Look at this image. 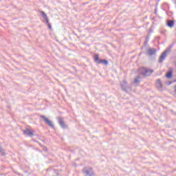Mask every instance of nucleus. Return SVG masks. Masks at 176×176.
Wrapping results in <instances>:
<instances>
[{
    "mask_svg": "<svg viewBox=\"0 0 176 176\" xmlns=\"http://www.w3.org/2000/svg\"><path fill=\"white\" fill-rule=\"evenodd\" d=\"M40 13L42 15V17L45 19L46 23H49V18H47V15H46V13H45V12L43 11H41Z\"/></svg>",
    "mask_w": 176,
    "mask_h": 176,
    "instance_id": "4",
    "label": "nucleus"
},
{
    "mask_svg": "<svg viewBox=\"0 0 176 176\" xmlns=\"http://www.w3.org/2000/svg\"><path fill=\"white\" fill-rule=\"evenodd\" d=\"M24 134H26L27 135H34V132L30 129H26L23 131Z\"/></svg>",
    "mask_w": 176,
    "mask_h": 176,
    "instance_id": "5",
    "label": "nucleus"
},
{
    "mask_svg": "<svg viewBox=\"0 0 176 176\" xmlns=\"http://www.w3.org/2000/svg\"><path fill=\"white\" fill-rule=\"evenodd\" d=\"M140 72H142V74L144 75V76H149V75L153 73V70L147 69L146 68L143 67L140 69Z\"/></svg>",
    "mask_w": 176,
    "mask_h": 176,
    "instance_id": "1",
    "label": "nucleus"
},
{
    "mask_svg": "<svg viewBox=\"0 0 176 176\" xmlns=\"http://www.w3.org/2000/svg\"><path fill=\"white\" fill-rule=\"evenodd\" d=\"M47 25L48 26V28H50V30H52V25L50 24V23H49V19L48 23H47Z\"/></svg>",
    "mask_w": 176,
    "mask_h": 176,
    "instance_id": "14",
    "label": "nucleus"
},
{
    "mask_svg": "<svg viewBox=\"0 0 176 176\" xmlns=\"http://www.w3.org/2000/svg\"><path fill=\"white\" fill-rule=\"evenodd\" d=\"M166 78H171L173 76V70H170L169 72H168L166 74Z\"/></svg>",
    "mask_w": 176,
    "mask_h": 176,
    "instance_id": "10",
    "label": "nucleus"
},
{
    "mask_svg": "<svg viewBox=\"0 0 176 176\" xmlns=\"http://www.w3.org/2000/svg\"><path fill=\"white\" fill-rule=\"evenodd\" d=\"M167 53H168V51L166 50L161 54V56H160L159 63H163V60H164V58H166V56H167Z\"/></svg>",
    "mask_w": 176,
    "mask_h": 176,
    "instance_id": "3",
    "label": "nucleus"
},
{
    "mask_svg": "<svg viewBox=\"0 0 176 176\" xmlns=\"http://www.w3.org/2000/svg\"><path fill=\"white\" fill-rule=\"evenodd\" d=\"M99 60H100V56H98V54H96L94 56V60L98 63V61H100Z\"/></svg>",
    "mask_w": 176,
    "mask_h": 176,
    "instance_id": "12",
    "label": "nucleus"
},
{
    "mask_svg": "<svg viewBox=\"0 0 176 176\" xmlns=\"http://www.w3.org/2000/svg\"><path fill=\"white\" fill-rule=\"evenodd\" d=\"M156 86L157 89H162L163 87V84H162V81L160 80H157Z\"/></svg>",
    "mask_w": 176,
    "mask_h": 176,
    "instance_id": "6",
    "label": "nucleus"
},
{
    "mask_svg": "<svg viewBox=\"0 0 176 176\" xmlns=\"http://www.w3.org/2000/svg\"><path fill=\"white\" fill-rule=\"evenodd\" d=\"M168 27H174V21H168Z\"/></svg>",
    "mask_w": 176,
    "mask_h": 176,
    "instance_id": "11",
    "label": "nucleus"
},
{
    "mask_svg": "<svg viewBox=\"0 0 176 176\" xmlns=\"http://www.w3.org/2000/svg\"><path fill=\"white\" fill-rule=\"evenodd\" d=\"M134 83H140V76H138L135 78Z\"/></svg>",
    "mask_w": 176,
    "mask_h": 176,
    "instance_id": "13",
    "label": "nucleus"
},
{
    "mask_svg": "<svg viewBox=\"0 0 176 176\" xmlns=\"http://www.w3.org/2000/svg\"><path fill=\"white\" fill-rule=\"evenodd\" d=\"M98 64H105V65H107L108 64V60H100L98 61Z\"/></svg>",
    "mask_w": 176,
    "mask_h": 176,
    "instance_id": "9",
    "label": "nucleus"
},
{
    "mask_svg": "<svg viewBox=\"0 0 176 176\" xmlns=\"http://www.w3.org/2000/svg\"><path fill=\"white\" fill-rule=\"evenodd\" d=\"M59 124L61 126V127H63V129H65V127H67V125H65V124L64 123V121L63 120V119H60L59 120Z\"/></svg>",
    "mask_w": 176,
    "mask_h": 176,
    "instance_id": "8",
    "label": "nucleus"
},
{
    "mask_svg": "<svg viewBox=\"0 0 176 176\" xmlns=\"http://www.w3.org/2000/svg\"><path fill=\"white\" fill-rule=\"evenodd\" d=\"M175 93H176V85H175Z\"/></svg>",
    "mask_w": 176,
    "mask_h": 176,
    "instance_id": "15",
    "label": "nucleus"
},
{
    "mask_svg": "<svg viewBox=\"0 0 176 176\" xmlns=\"http://www.w3.org/2000/svg\"><path fill=\"white\" fill-rule=\"evenodd\" d=\"M40 118L44 120L45 123L50 126V127H54V125H53V122L49 120V118H46L45 116H41Z\"/></svg>",
    "mask_w": 176,
    "mask_h": 176,
    "instance_id": "2",
    "label": "nucleus"
},
{
    "mask_svg": "<svg viewBox=\"0 0 176 176\" xmlns=\"http://www.w3.org/2000/svg\"><path fill=\"white\" fill-rule=\"evenodd\" d=\"M155 53H156V50H155V49H148V56H153V54H155Z\"/></svg>",
    "mask_w": 176,
    "mask_h": 176,
    "instance_id": "7",
    "label": "nucleus"
}]
</instances>
